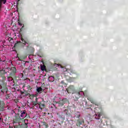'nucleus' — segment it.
<instances>
[{
	"label": "nucleus",
	"instance_id": "0eeeda50",
	"mask_svg": "<svg viewBox=\"0 0 128 128\" xmlns=\"http://www.w3.org/2000/svg\"><path fill=\"white\" fill-rule=\"evenodd\" d=\"M10 70H12L13 72H16V68L15 67L12 68Z\"/></svg>",
	"mask_w": 128,
	"mask_h": 128
},
{
	"label": "nucleus",
	"instance_id": "20e7f679",
	"mask_svg": "<svg viewBox=\"0 0 128 128\" xmlns=\"http://www.w3.org/2000/svg\"><path fill=\"white\" fill-rule=\"evenodd\" d=\"M4 52V46H0V54H3Z\"/></svg>",
	"mask_w": 128,
	"mask_h": 128
},
{
	"label": "nucleus",
	"instance_id": "f257e3e1",
	"mask_svg": "<svg viewBox=\"0 0 128 128\" xmlns=\"http://www.w3.org/2000/svg\"><path fill=\"white\" fill-rule=\"evenodd\" d=\"M8 70V68L2 69V70H0V74H6Z\"/></svg>",
	"mask_w": 128,
	"mask_h": 128
},
{
	"label": "nucleus",
	"instance_id": "2eb2a0df",
	"mask_svg": "<svg viewBox=\"0 0 128 128\" xmlns=\"http://www.w3.org/2000/svg\"><path fill=\"white\" fill-rule=\"evenodd\" d=\"M100 116H102L100 114H98V116H100Z\"/></svg>",
	"mask_w": 128,
	"mask_h": 128
},
{
	"label": "nucleus",
	"instance_id": "dca6fc26",
	"mask_svg": "<svg viewBox=\"0 0 128 128\" xmlns=\"http://www.w3.org/2000/svg\"><path fill=\"white\" fill-rule=\"evenodd\" d=\"M2 120V118H0V120Z\"/></svg>",
	"mask_w": 128,
	"mask_h": 128
},
{
	"label": "nucleus",
	"instance_id": "39448f33",
	"mask_svg": "<svg viewBox=\"0 0 128 128\" xmlns=\"http://www.w3.org/2000/svg\"><path fill=\"white\" fill-rule=\"evenodd\" d=\"M36 90L38 92H42V88L41 87H39L38 88H37Z\"/></svg>",
	"mask_w": 128,
	"mask_h": 128
},
{
	"label": "nucleus",
	"instance_id": "f8f14e48",
	"mask_svg": "<svg viewBox=\"0 0 128 128\" xmlns=\"http://www.w3.org/2000/svg\"><path fill=\"white\" fill-rule=\"evenodd\" d=\"M54 66H60V67L62 68V65H58V64H54Z\"/></svg>",
	"mask_w": 128,
	"mask_h": 128
},
{
	"label": "nucleus",
	"instance_id": "423d86ee",
	"mask_svg": "<svg viewBox=\"0 0 128 128\" xmlns=\"http://www.w3.org/2000/svg\"><path fill=\"white\" fill-rule=\"evenodd\" d=\"M40 68L42 70H46V66L44 65L41 66Z\"/></svg>",
	"mask_w": 128,
	"mask_h": 128
},
{
	"label": "nucleus",
	"instance_id": "4468645a",
	"mask_svg": "<svg viewBox=\"0 0 128 128\" xmlns=\"http://www.w3.org/2000/svg\"><path fill=\"white\" fill-rule=\"evenodd\" d=\"M64 72H66V68H64Z\"/></svg>",
	"mask_w": 128,
	"mask_h": 128
},
{
	"label": "nucleus",
	"instance_id": "6e6552de",
	"mask_svg": "<svg viewBox=\"0 0 128 128\" xmlns=\"http://www.w3.org/2000/svg\"><path fill=\"white\" fill-rule=\"evenodd\" d=\"M49 80H52V81L54 82V78L53 76H50L49 77Z\"/></svg>",
	"mask_w": 128,
	"mask_h": 128
},
{
	"label": "nucleus",
	"instance_id": "9d476101",
	"mask_svg": "<svg viewBox=\"0 0 128 128\" xmlns=\"http://www.w3.org/2000/svg\"><path fill=\"white\" fill-rule=\"evenodd\" d=\"M8 80L9 82H10L11 80H12V77H8Z\"/></svg>",
	"mask_w": 128,
	"mask_h": 128
},
{
	"label": "nucleus",
	"instance_id": "ddd939ff",
	"mask_svg": "<svg viewBox=\"0 0 128 128\" xmlns=\"http://www.w3.org/2000/svg\"><path fill=\"white\" fill-rule=\"evenodd\" d=\"M0 62H6V60H2V58H0Z\"/></svg>",
	"mask_w": 128,
	"mask_h": 128
},
{
	"label": "nucleus",
	"instance_id": "9b49d317",
	"mask_svg": "<svg viewBox=\"0 0 128 128\" xmlns=\"http://www.w3.org/2000/svg\"><path fill=\"white\" fill-rule=\"evenodd\" d=\"M22 42H23V44H26V41L24 40L22 38Z\"/></svg>",
	"mask_w": 128,
	"mask_h": 128
},
{
	"label": "nucleus",
	"instance_id": "f03ea898",
	"mask_svg": "<svg viewBox=\"0 0 128 128\" xmlns=\"http://www.w3.org/2000/svg\"><path fill=\"white\" fill-rule=\"evenodd\" d=\"M0 88H1V91L2 92H6V86L2 87L0 85Z\"/></svg>",
	"mask_w": 128,
	"mask_h": 128
},
{
	"label": "nucleus",
	"instance_id": "7ed1b4c3",
	"mask_svg": "<svg viewBox=\"0 0 128 128\" xmlns=\"http://www.w3.org/2000/svg\"><path fill=\"white\" fill-rule=\"evenodd\" d=\"M20 116L22 118H24V116H26V111H22L21 112Z\"/></svg>",
	"mask_w": 128,
	"mask_h": 128
},
{
	"label": "nucleus",
	"instance_id": "1a4fd4ad",
	"mask_svg": "<svg viewBox=\"0 0 128 128\" xmlns=\"http://www.w3.org/2000/svg\"><path fill=\"white\" fill-rule=\"evenodd\" d=\"M8 40H9V42H12V38H8Z\"/></svg>",
	"mask_w": 128,
	"mask_h": 128
}]
</instances>
